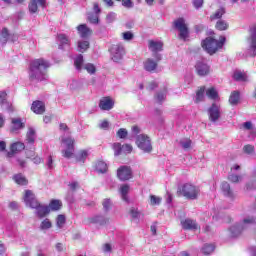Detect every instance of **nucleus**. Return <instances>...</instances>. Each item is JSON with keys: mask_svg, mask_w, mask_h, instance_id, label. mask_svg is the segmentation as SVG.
<instances>
[{"mask_svg": "<svg viewBox=\"0 0 256 256\" xmlns=\"http://www.w3.org/2000/svg\"><path fill=\"white\" fill-rule=\"evenodd\" d=\"M228 179L231 181V183H239L240 181H243V176L237 174H230L228 176Z\"/></svg>", "mask_w": 256, "mask_h": 256, "instance_id": "3c124183", "label": "nucleus"}, {"mask_svg": "<svg viewBox=\"0 0 256 256\" xmlns=\"http://www.w3.org/2000/svg\"><path fill=\"white\" fill-rule=\"evenodd\" d=\"M88 21L92 23V25H97L99 23V14L93 12L88 13Z\"/></svg>", "mask_w": 256, "mask_h": 256, "instance_id": "a18cd8bd", "label": "nucleus"}, {"mask_svg": "<svg viewBox=\"0 0 256 256\" xmlns=\"http://www.w3.org/2000/svg\"><path fill=\"white\" fill-rule=\"evenodd\" d=\"M182 229L186 231H197L199 229V225L197 222L191 218H187L181 221Z\"/></svg>", "mask_w": 256, "mask_h": 256, "instance_id": "f3484780", "label": "nucleus"}, {"mask_svg": "<svg viewBox=\"0 0 256 256\" xmlns=\"http://www.w3.org/2000/svg\"><path fill=\"white\" fill-rule=\"evenodd\" d=\"M201 45L209 55H215L219 49H223V45H225V37L222 36L219 40L208 37L202 41Z\"/></svg>", "mask_w": 256, "mask_h": 256, "instance_id": "7ed1b4c3", "label": "nucleus"}, {"mask_svg": "<svg viewBox=\"0 0 256 256\" xmlns=\"http://www.w3.org/2000/svg\"><path fill=\"white\" fill-rule=\"evenodd\" d=\"M179 193L180 195H182V197H185V199L195 201V199L199 197V193H201V190L199 189V187L191 183H185L180 187Z\"/></svg>", "mask_w": 256, "mask_h": 256, "instance_id": "20e7f679", "label": "nucleus"}, {"mask_svg": "<svg viewBox=\"0 0 256 256\" xmlns=\"http://www.w3.org/2000/svg\"><path fill=\"white\" fill-rule=\"evenodd\" d=\"M117 20V13L115 12H110L106 16V21L107 23H113V21Z\"/></svg>", "mask_w": 256, "mask_h": 256, "instance_id": "4d7b16f0", "label": "nucleus"}, {"mask_svg": "<svg viewBox=\"0 0 256 256\" xmlns=\"http://www.w3.org/2000/svg\"><path fill=\"white\" fill-rule=\"evenodd\" d=\"M215 251V245L213 244H206L202 247V253L204 255H211Z\"/></svg>", "mask_w": 256, "mask_h": 256, "instance_id": "ea45409f", "label": "nucleus"}, {"mask_svg": "<svg viewBox=\"0 0 256 256\" xmlns=\"http://www.w3.org/2000/svg\"><path fill=\"white\" fill-rule=\"evenodd\" d=\"M89 223H95L96 225H107V223H109V219H107L105 216L99 215L89 218Z\"/></svg>", "mask_w": 256, "mask_h": 256, "instance_id": "393cba45", "label": "nucleus"}, {"mask_svg": "<svg viewBox=\"0 0 256 256\" xmlns=\"http://www.w3.org/2000/svg\"><path fill=\"white\" fill-rule=\"evenodd\" d=\"M221 189H222V193H223V195H225V197H229L230 199H233L234 195H233V191L231 190V186L229 185V183L223 182L221 184Z\"/></svg>", "mask_w": 256, "mask_h": 256, "instance_id": "bb28decb", "label": "nucleus"}, {"mask_svg": "<svg viewBox=\"0 0 256 256\" xmlns=\"http://www.w3.org/2000/svg\"><path fill=\"white\" fill-rule=\"evenodd\" d=\"M159 61H155V60H153V59H151V58H148V59H146L145 61H144V69H145V71H148V72H153V71H155V69H157V63H158Z\"/></svg>", "mask_w": 256, "mask_h": 256, "instance_id": "b1692460", "label": "nucleus"}, {"mask_svg": "<svg viewBox=\"0 0 256 256\" xmlns=\"http://www.w3.org/2000/svg\"><path fill=\"white\" fill-rule=\"evenodd\" d=\"M62 145L65 148L62 153L66 159H71L73 153H75V140L71 136L62 137Z\"/></svg>", "mask_w": 256, "mask_h": 256, "instance_id": "0eeeda50", "label": "nucleus"}, {"mask_svg": "<svg viewBox=\"0 0 256 256\" xmlns=\"http://www.w3.org/2000/svg\"><path fill=\"white\" fill-rule=\"evenodd\" d=\"M130 215L132 219H140L141 218V212L137 211L136 208H131Z\"/></svg>", "mask_w": 256, "mask_h": 256, "instance_id": "bf43d9fd", "label": "nucleus"}, {"mask_svg": "<svg viewBox=\"0 0 256 256\" xmlns=\"http://www.w3.org/2000/svg\"><path fill=\"white\" fill-rule=\"evenodd\" d=\"M117 177L120 181H129L133 177V172L128 166H121L117 171Z\"/></svg>", "mask_w": 256, "mask_h": 256, "instance_id": "ddd939ff", "label": "nucleus"}, {"mask_svg": "<svg viewBox=\"0 0 256 256\" xmlns=\"http://www.w3.org/2000/svg\"><path fill=\"white\" fill-rule=\"evenodd\" d=\"M89 156V153L87 152V150H82L76 157L77 161H79L80 163H85V160L87 159V157Z\"/></svg>", "mask_w": 256, "mask_h": 256, "instance_id": "de8ad7c7", "label": "nucleus"}, {"mask_svg": "<svg viewBox=\"0 0 256 256\" xmlns=\"http://www.w3.org/2000/svg\"><path fill=\"white\" fill-rule=\"evenodd\" d=\"M27 159H31L34 165H41L43 163V158L35 155V151L26 152Z\"/></svg>", "mask_w": 256, "mask_h": 256, "instance_id": "a878e982", "label": "nucleus"}, {"mask_svg": "<svg viewBox=\"0 0 256 256\" xmlns=\"http://www.w3.org/2000/svg\"><path fill=\"white\" fill-rule=\"evenodd\" d=\"M37 3L40 5V7H42V9L47 7V0H31L28 6L30 13H37V11H39Z\"/></svg>", "mask_w": 256, "mask_h": 256, "instance_id": "aec40b11", "label": "nucleus"}, {"mask_svg": "<svg viewBox=\"0 0 256 256\" xmlns=\"http://www.w3.org/2000/svg\"><path fill=\"white\" fill-rule=\"evenodd\" d=\"M26 143L33 145L35 143V129L29 128L26 134Z\"/></svg>", "mask_w": 256, "mask_h": 256, "instance_id": "2f4dec72", "label": "nucleus"}, {"mask_svg": "<svg viewBox=\"0 0 256 256\" xmlns=\"http://www.w3.org/2000/svg\"><path fill=\"white\" fill-rule=\"evenodd\" d=\"M136 145L143 151V153H151V151H153L151 138L145 134H140L136 137Z\"/></svg>", "mask_w": 256, "mask_h": 256, "instance_id": "423d86ee", "label": "nucleus"}, {"mask_svg": "<svg viewBox=\"0 0 256 256\" xmlns=\"http://www.w3.org/2000/svg\"><path fill=\"white\" fill-rule=\"evenodd\" d=\"M74 65H75L77 71H81V69H83V55L79 54L74 59Z\"/></svg>", "mask_w": 256, "mask_h": 256, "instance_id": "58836bf2", "label": "nucleus"}, {"mask_svg": "<svg viewBox=\"0 0 256 256\" xmlns=\"http://www.w3.org/2000/svg\"><path fill=\"white\" fill-rule=\"evenodd\" d=\"M114 149V155L117 157L123 153V146H121V143H114L113 144Z\"/></svg>", "mask_w": 256, "mask_h": 256, "instance_id": "603ef678", "label": "nucleus"}, {"mask_svg": "<svg viewBox=\"0 0 256 256\" xmlns=\"http://www.w3.org/2000/svg\"><path fill=\"white\" fill-rule=\"evenodd\" d=\"M67 219L65 218V215L60 214L57 216L56 218V225L58 229H63V227L65 226Z\"/></svg>", "mask_w": 256, "mask_h": 256, "instance_id": "e433bc0d", "label": "nucleus"}, {"mask_svg": "<svg viewBox=\"0 0 256 256\" xmlns=\"http://www.w3.org/2000/svg\"><path fill=\"white\" fill-rule=\"evenodd\" d=\"M7 41H9V30H7V28H3L0 34V42L2 45H5Z\"/></svg>", "mask_w": 256, "mask_h": 256, "instance_id": "c9c22d12", "label": "nucleus"}, {"mask_svg": "<svg viewBox=\"0 0 256 256\" xmlns=\"http://www.w3.org/2000/svg\"><path fill=\"white\" fill-rule=\"evenodd\" d=\"M206 95L209 99H213V101H217V99H219V93H217V90L213 87L206 90Z\"/></svg>", "mask_w": 256, "mask_h": 256, "instance_id": "473e14b6", "label": "nucleus"}, {"mask_svg": "<svg viewBox=\"0 0 256 256\" xmlns=\"http://www.w3.org/2000/svg\"><path fill=\"white\" fill-rule=\"evenodd\" d=\"M57 40L59 49H65V47L71 46V39L66 34H58Z\"/></svg>", "mask_w": 256, "mask_h": 256, "instance_id": "4be33fe9", "label": "nucleus"}, {"mask_svg": "<svg viewBox=\"0 0 256 256\" xmlns=\"http://www.w3.org/2000/svg\"><path fill=\"white\" fill-rule=\"evenodd\" d=\"M31 110L36 115H43L45 113V102L36 100L32 103Z\"/></svg>", "mask_w": 256, "mask_h": 256, "instance_id": "412c9836", "label": "nucleus"}, {"mask_svg": "<svg viewBox=\"0 0 256 256\" xmlns=\"http://www.w3.org/2000/svg\"><path fill=\"white\" fill-rule=\"evenodd\" d=\"M51 67L49 61L39 58L35 59L30 63L29 77L31 81H46L47 69Z\"/></svg>", "mask_w": 256, "mask_h": 256, "instance_id": "f257e3e1", "label": "nucleus"}, {"mask_svg": "<svg viewBox=\"0 0 256 256\" xmlns=\"http://www.w3.org/2000/svg\"><path fill=\"white\" fill-rule=\"evenodd\" d=\"M208 116L212 123H217L219 119H221V106L217 104H212V106L208 109Z\"/></svg>", "mask_w": 256, "mask_h": 256, "instance_id": "f8f14e48", "label": "nucleus"}, {"mask_svg": "<svg viewBox=\"0 0 256 256\" xmlns=\"http://www.w3.org/2000/svg\"><path fill=\"white\" fill-rule=\"evenodd\" d=\"M128 135L127 129L125 128H120L117 131V137H119V139H125Z\"/></svg>", "mask_w": 256, "mask_h": 256, "instance_id": "13d9d810", "label": "nucleus"}, {"mask_svg": "<svg viewBox=\"0 0 256 256\" xmlns=\"http://www.w3.org/2000/svg\"><path fill=\"white\" fill-rule=\"evenodd\" d=\"M48 207L51 211H59L63 207V204L60 200H52Z\"/></svg>", "mask_w": 256, "mask_h": 256, "instance_id": "72a5a7b5", "label": "nucleus"}, {"mask_svg": "<svg viewBox=\"0 0 256 256\" xmlns=\"http://www.w3.org/2000/svg\"><path fill=\"white\" fill-rule=\"evenodd\" d=\"M191 139L183 138L180 140V145L183 149H190L191 148Z\"/></svg>", "mask_w": 256, "mask_h": 256, "instance_id": "8fccbe9b", "label": "nucleus"}, {"mask_svg": "<svg viewBox=\"0 0 256 256\" xmlns=\"http://www.w3.org/2000/svg\"><path fill=\"white\" fill-rule=\"evenodd\" d=\"M122 5L126 9H133V7H134L133 1H131V0H122Z\"/></svg>", "mask_w": 256, "mask_h": 256, "instance_id": "680f3d73", "label": "nucleus"}, {"mask_svg": "<svg viewBox=\"0 0 256 256\" xmlns=\"http://www.w3.org/2000/svg\"><path fill=\"white\" fill-rule=\"evenodd\" d=\"M25 150V143L23 142H14L10 146V151L7 153V157H13L16 153H21Z\"/></svg>", "mask_w": 256, "mask_h": 256, "instance_id": "6ab92c4d", "label": "nucleus"}, {"mask_svg": "<svg viewBox=\"0 0 256 256\" xmlns=\"http://www.w3.org/2000/svg\"><path fill=\"white\" fill-rule=\"evenodd\" d=\"M70 89H79V81L73 80L72 83L69 85Z\"/></svg>", "mask_w": 256, "mask_h": 256, "instance_id": "774afa93", "label": "nucleus"}, {"mask_svg": "<svg viewBox=\"0 0 256 256\" xmlns=\"http://www.w3.org/2000/svg\"><path fill=\"white\" fill-rule=\"evenodd\" d=\"M122 37H123L124 41H132L134 35L131 31H127V32L122 33Z\"/></svg>", "mask_w": 256, "mask_h": 256, "instance_id": "052dcab7", "label": "nucleus"}, {"mask_svg": "<svg viewBox=\"0 0 256 256\" xmlns=\"http://www.w3.org/2000/svg\"><path fill=\"white\" fill-rule=\"evenodd\" d=\"M103 207H104L105 211H109V209H111V200L105 199L103 201Z\"/></svg>", "mask_w": 256, "mask_h": 256, "instance_id": "0e129e2a", "label": "nucleus"}, {"mask_svg": "<svg viewBox=\"0 0 256 256\" xmlns=\"http://www.w3.org/2000/svg\"><path fill=\"white\" fill-rule=\"evenodd\" d=\"M165 97H167V90H164L163 92L158 93L156 95L157 103H163V101H165Z\"/></svg>", "mask_w": 256, "mask_h": 256, "instance_id": "6e6d98bb", "label": "nucleus"}, {"mask_svg": "<svg viewBox=\"0 0 256 256\" xmlns=\"http://www.w3.org/2000/svg\"><path fill=\"white\" fill-rule=\"evenodd\" d=\"M148 47L150 51H152L154 59L157 61H161V54H159V51H163V42L161 41H155V40H150Z\"/></svg>", "mask_w": 256, "mask_h": 256, "instance_id": "9b49d317", "label": "nucleus"}, {"mask_svg": "<svg viewBox=\"0 0 256 256\" xmlns=\"http://www.w3.org/2000/svg\"><path fill=\"white\" fill-rule=\"evenodd\" d=\"M120 193H121V197L123 199V201H129V197H127V193H129V185H123L120 188Z\"/></svg>", "mask_w": 256, "mask_h": 256, "instance_id": "a19ab883", "label": "nucleus"}, {"mask_svg": "<svg viewBox=\"0 0 256 256\" xmlns=\"http://www.w3.org/2000/svg\"><path fill=\"white\" fill-rule=\"evenodd\" d=\"M96 171L98 173H107V163L104 161H98L96 163Z\"/></svg>", "mask_w": 256, "mask_h": 256, "instance_id": "4c0bfd02", "label": "nucleus"}, {"mask_svg": "<svg viewBox=\"0 0 256 256\" xmlns=\"http://www.w3.org/2000/svg\"><path fill=\"white\" fill-rule=\"evenodd\" d=\"M102 111H111L115 107V101L111 97H103L99 102Z\"/></svg>", "mask_w": 256, "mask_h": 256, "instance_id": "2eb2a0df", "label": "nucleus"}, {"mask_svg": "<svg viewBox=\"0 0 256 256\" xmlns=\"http://www.w3.org/2000/svg\"><path fill=\"white\" fill-rule=\"evenodd\" d=\"M234 81H247V74L241 70H235L233 74Z\"/></svg>", "mask_w": 256, "mask_h": 256, "instance_id": "c85d7f7f", "label": "nucleus"}, {"mask_svg": "<svg viewBox=\"0 0 256 256\" xmlns=\"http://www.w3.org/2000/svg\"><path fill=\"white\" fill-rule=\"evenodd\" d=\"M205 97V86H202L196 93V103H200V101H203V98Z\"/></svg>", "mask_w": 256, "mask_h": 256, "instance_id": "37998d69", "label": "nucleus"}, {"mask_svg": "<svg viewBox=\"0 0 256 256\" xmlns=\"http://www.w3.org/2000/svg\"><path fill=\"white\" fill-rule=\"evenodd\" d=\"M78 51L80 53H85L89 49V40H79L77 42Z\"/></svg>", "mask_w": 256, "mask_h": 256, "instance_id": "c756f323", "label": "nucleus"}, {"mask_svg": "<svg viewBox=\"0 0 256 256\" xmlns=\"http://www.w3.org/2000/svg\"><path fill=\"white\" fill-rule=\"evenodd\" d=\"M23 200L27 207H30L31 209H36V215L37 217H39V219L47 217V215H49L51 211L49 209V206L41 205V203H39V200H37L35 194L31 190L25 191Z\"/></svg>", "mask_w": 256, "mask_h": 256, "instance_id": "f03ea898", "label": "nucleus"}, {"mask_svg": "<svg viewBox=\"0 0 256 256\" xmlns=\"http://www.w3.org/2000/svg\"><path fill=\"white\" fill-rule=\"evenodd\" d=\"M21 129H25V123L21 118H12L10 131L11 133H19Z\"/></svg>", "mask_w": 256, "mask_h": 256, "instance_id": "dca6fc26", "label": "nucleus"}, {"mask_svg": "<svg viewBox=\"0 0 256 256\" xmlns=\"http://www.w3.org/2000/svg\"><path fill=\"white\" fill-rule=\"evenodd\" d=\"M13 181H15V183H17V185H27V183H28L27 178H25V176H23V174H15L13 176Z\"/></svg>", "mask_w": 256, "mask_h": 256, "instance_id": "7c9ffc66", "label": "nucleus"}, {"mask_svg": "<svg viewBox=\"0 0 256 256\" xmlns=\"http://www.w3.org/2000/svg\"><path fill=\"white\" fill-rule=\"evenodd\" d=\"M51 227H53V224L48 218L44 219L40 224V229L42 231H47V229H51Z\"/></svg>", "mask_w": 256, "mask_h": 256, "instance_id": "c03bdc74", "label": "nucleus"}, {"mask_svg": "<svg viewBox=\"0 0 256 256\" xmlns=\"http://www.w3.org/2000/svg\"><path fill=\"white\" fill-rule=\"evenodd\" d=\"M241 100V93L239 91H233L229 97L230 105H239V101Z\"/></svg>", "mask_w": 256, "mask_h": 256, "instance_id": "cd10ccee", "label": "nucleus"}, {"mask_svg": "<svg viewBox=\"0 0 256 256\" xmlns=\"http://www.w3.org/2000/svg\"><path fill=\"white\" fill-rule=\"evenodd\" d=\"M248 53L252 57H256V25L250 27V37L248 38Z\"/></svg>", "mask_w": 256, "mask_h": 256, "instance_id": "9d476101", "label": "nucleus"}, {"mask_svg": "<svg viewBox=\"0 0 256 256\" xmlns=\"http://www.w3.org/2000/svg\"><path fill=\"white\" fill-rule=\"evenodd\" d=\"M243 151L246 155H255V146L247 144L243 147Z\"/></svg>", "mask_w": 256, "mask_h": 256, "instance_id": "09e8293b", "label": "nucleus"}, {"mask_svg": "<svg viewBox=\"0 0 256 256\" xmlns=\"http://www.w3.org/2000/svg\"><path fill=\"white\" fill-rule=\"evenodd\" d=\"M162 198L155 195H150V205H161Z\"/></svg>", "mask_w": 256, "mask_h": 256, "instance_id": "864d4df0", "label": "nucleus"}, {"mask_svg": "<svg viewBox=\"0 0 256 256\" xmlns=\"http://www.w3.org/2000/svg\"><path fill=\"white\" fill-rule=\"evenodd\" d=\"M0 108L8 111V113H12L13 111V104L7 101V92L5 91H0Z\"/></svg>", "mask_w": 256, "mask_h": 256, "instance_id": "4468645a", "label": "nucleus"}, {"mask_svg": "<svg viewBox=\"0 0 256 256\" xmlns=\"http://www.w3.org/2000/svg\"><path fill=\"white\" fill-rule=\"evenodd\" d=\"M110 55L114 63H119V61L123 59V55H125V47H123L122 44L112 45L110 48Z\"/></svg>", "mask_w": 256, "mask_h": 256, "instance_id": "6e6552de", "label": "nucleus"}, {"mask_svg": "<svg viewBox=\"0 0 256 256\" xmlns=\"http://www.w3.org/2000/svg\"><path fill=\"white\" fill-rule=\"evenodd\" d=\"M229 27V24L225 20H218L216 22V29L218 31H226V29Z\"/></svg>", "mask_w": 256, "mask_h": 256, "instance_id": "49530a36", "label": "nucleus"}, {"mask_svg": "<svg viewBox=\"0 0 256 256\" xmlns=\"http://www.w3.org/2000/svg\"><path fill=\"white\" fill-rule=\"evenodd\" d=\"M225 15V9H218L213 15L210 16V20L216 21V19H221Z\"/></svg>", "mask_w": 256, "mask_h": 256, "instance_id": "79ce46f5", "label": "nucleus"}, {"mask_svg": "<svg viewBox=\"0 0 256 256\" xmlns=\"http://www.w3.org/2000/svg\"><path fill=\"white\" fill-rule=\"evenodd\" d=\"M195 9H201L203 7V0H193Z\"/></svg>", "mask_w": 256, "mask_h": 256, "instance_id": "69168bd1", "label": "nucleus"}, {"mask_svg": "<svg viewBox=\"0 0 256 256\" xmlns=\"http://www.w3.org/2000/svg\"><path fill=\"white\" fill-rule=\"evenodd\" d=\"M133 151V146L126 144L122 146V153H131Z\"/></svg>", "mask_w": 256, "mask_h": 256, "instance_id": "e2e57ef3", "label": "nucleus"}, {"mask_svg": "<svg viewBox=\"0 0 256 256\" xmlns=\"http://www.w3.org/2000/svg\"><path fill=\"white\" fill-rule=\"evenodd\" d=\"M77 31L82 39H87V37L91 35V30L86 26V24H80L77 26Z\"/></svg>", "mask_w": 256, "mask_h": 256, "instance_id": "5701e85b", "label": "nucleus"}, {"mask_svg": "<svg viewBox=\"0 0 256 256\" xmlns=\"http://www.w3.org/2000/svg\"><path fill=\"white\" fill-rule=\"evenodd\" d=\"M46 167L49 171H52V169H55V164L53 163V156H48L46 159Z\"/></svg>", "mask_w": 256, "mask_h": 256, "instance_id": "5fc2aeb1", "label": "nucleus"}, {"mask_svg": "<svg viewBox=\"0 0 256 256\" xmlns=\"http://www.w3.org/2000/svg\"><path fill=\"white\" fill-rule=\"evenodd\" d=\"M195 69L199 77H205L210 71L209 65H207V63L203 61L197 62L195 65Z\"/></svg>", "mask_w": 256, "mask_h": 256, "instance_id": "a211bd4d", "label": "nucleus"}, {"mask_svg": "<svg viewBox=\"0 0 256 256\" xmlns=\"http://www.w3.org/2000/svg\"><path fill=\"white\" fill-rule=\"evenodd\" d=\"M83 69H85L89 75H95V73H97V67L94 66L93 63L84 64Z\"/></svg>", "mask_w": 256, "mask_h": 256, "instance_id": "f704fd0d", "label": "nucleus"}, {"mask_svg": "<svg viewBox=\"0 0 256 256\" xmlns=\"http://www.w3.org/2000/svg\"><path fill=\"white\" fill-rule=\"evenodd\" d=\"M17 163H18L19 167H21V169L27 167V161L24 159L18 158Z\"/></svg>", "mask_w": 256, "mask_h": 256, "instance_id": "338daca9", "label": "nucleus"}, {"mask_svg": "<svg viewBox=\"0 0 256 256\" xmlns=\"http://www.w3.org/2000/svg\"><path fill=\"white\" fill-rule=\"evenodd\" d=\"M256 224V218L253 216H247L243 219L242 222L238 224H234L230 228L231 237H239V234L243 232L244 229H247L249 225H255Z\"/></svg>", "mask_w": 256, "mask_h": 256, "instance_id": "39448f33", "label": "nucleus"}, {"mask_svg": "<svg viewBox=\"0 0 256 256\" xmlns=\"http://www.w3.org/2000/svg\"><path fill=\"white\" fill-rule=\"evenodd\" d=\"M174 27L179 31V37L180 39H183V41L187 40V37H189V28H187V24L185 23V20L183 18H178L174 21Z\"/></svg>", "mask_w": 256, "mask_h": 256, "instance_id": "1a4fd4ad", "label": "nucleus"}]
</instances>
